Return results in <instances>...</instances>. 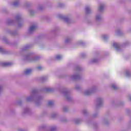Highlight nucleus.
Listing matches in <instances>:
<instances>
[{
	"label": "nucleus",
	"mask_w": 131,
	"mask_h": 131,
	"mask_svg": "<svg viewBox=\"0 0 131 131\" xmlns=\"http://www.w3.org/2000/svg\"><path fill=\"white\" fill-rule=\"evenodd\" d=\"M96 19L97 20H100V19H101V16L98 15L96 16Z\"/></svg>",
	"instance_id": "nucleus-9"
},
{
	"label": "nucleus",
	"mask_w": 131,
	"mask_h": 131,
	"mask_svg": "<svg viewBox=\"0 0 131 131\" xmlns=\"http://www.w3.org/2000/svg\"><path fill=\"white\" fill-rule=\"evenodd\" d=\"M36 29V26H32L30 28V31L31 32V31H34V30H35Z\"/></svg>",
	"instance_id": "nucleus-2"
},
{
	"label": "nucleus",
	"mask_w": 131,
	"mask_h": 131,
	"mask_svg": "<svg viewBox=\"0 0 131 131\" xmlns=\"http://www.w3.org/2000/svg\"><path fill=\"white\" fill-rule=\"evenodd\" d=\"M0 90H1V88H0Z\"/></svg>",
	"instance_id": "nucleus-18"
},
{
	"label": "nucleus",
	"mask_w": 131,
	"mask_h": 131,
	"mask_svg": "<svg viewBox=\"0 0 131 131\" xmlns=\"http://www.w3.org/2000/svg\"><path fill=\"white\" fill-rule=\"evenodd\" d=\"M1 50H2V48H0V51H1Z\"/></svg>",
	"instance_id": "nucleus-16"
},
{
	"label": "nucleus",
	"mask_w": 131,
	"mask_h": 131,
	"mask_svg": "<svg viewBox=\"0 0 131 131\" xmlns=\"http://www.w3.org/2000/svg\"><path fill=\"white\" fill-rule=\"evenodd\" d=\"M54 104V102L52 101H49L48 103L49 106H52V105Z\"/></svg>",
	"instance_id": "nucleus-6"
},
{
	"label": "nucleus",
	"mask_w": 131,
	"mask_h": 131,
	"mask_svg": "<svg viewBox=\"0 0 131 131\" xmlns=\"http://www.w3.org/2000/svg\"><path fill=\"white\" fill-rule=\"evenodd\" d=\"M114 46L115 48H116V49H119V45L118 44H117V43H114Z\"/></svg>",
	"instance_id": "nucleus-5"
},
{
	"label": "nucleus",
	"mask_w": 131,
	"mask_h": 131,
	"mask_svg": "<svg viewBox=\"0 0 131 131\" xmlns=\"http://www.w3.org/2000/svg\"><path fill=\"white\" fill-rule=\"evenodd\" d=\"M130 100L131 101V97L130 98Z\"/></svg>",
	"instance_id": "nucleus-17"
},
{
	"label": "nucleus",
	"mask_w": 131,
	"mask_h": 131,
	"mask_svg": "<svg viewBox=\"0 0 131 131\" xmlns=\"http://www.w3.org/2000/svg\"><path fill=\"white\" fill-rule=\"evenodd\" d=\"M103 9H104V5H100L98 9V10L99 11H101L103 10Z\"/></svg>",
	"instance_id": "nucleus-4"
},
{
	"label": "nucleus",
	"mask_w": 131,
	"mask_h": 131,
	"mask_svg": "<svg viewBox=\"0 0 131 131\" xmlns=\"http://www.w3.org/2000/svg\"><path fill=\"white\" fill-rule=\"evenodd\" d=\"M86 95H89V92H86Z\"/></svg>",
	"instance_id": "nucleus-15"
},
{
	"label": "nucleus",
	"mask_w": 131,
	"mask_h": 131,
	"mask_svg": "<svg viewBox=\"0 0 131 131\" xmlns=\"http://www.w3.org/2000/svg\"><path fill=\"white\" fill-rule=\"evenodd\" d=\"M101 98H99L98 99V102H101Z\"/></svg>",
	"instance_id": "nucleus-13"
},
{
	"label": "nucleus",
	"mask_w": 131,
	"mask_h": 131,
	"mask_svg": "<svg viewBox=\"0 0 131 131\" xmlns=\"http://www.w3.org/2000/svg\"><path fill=\"white\" fill-rule=\"evenodd\" d=\"M12 63L9 62H4L2 63V66L4 67H6L7 66H10Z\"/></svg>",
	"instance_id": "nucleus-1"
},
{
	"label": "nucleus",
	"mask_w": 131,
	"mask_h": 131,
	"mask_svg": "<svg viewBox=\"0 0 131 131\" xmlns=\"http://www.w3.org/2000/svg\"><path fill=\"white\" fill-rule=\"evenodd\" d=\"M89 11H90V8L89 7L86 8V12H87L88 13V12H89Z\"/></svg>",
	"instance_id": "nucleus-11"
},
{
	"label": "nucleus",
	"mask_w": 131,
	"mask_h": 131,
	"mask_svg": "<svg viewBox=\"0 0 131 131\" xmlns=\"http://www.w3.org/2000/svg\"><path fill=\"white\" fill-rule=\"evenodd\" d=\"M51 91H52V89H51L50 88H48L47 89V92H51Z\"/></svg>",
	"instance_id": "nucleus-12"
},
{
	"label": "nucleus",
	"mask_w": 131,
	"mask_h": 131,
	"mask_svg": "<svg viewBox=\"0 0 131 131\" xmlns=\"http://www.w3.org/2000/svg\"><path fill=\"white\" fill-rule=\"evenodd\" d=\"M13 5H14V6H18V5H19V2H15L14 3Z\"/></svg>",
	"instance_id": "nucleus-8"
},
{
	"label": "nucleus",
	"mask_w": 131,
	"mask_h": 131,
	"mask_svg": "<svg viewBox=\"0 0 131 131\" xmlns=\"http://www.w3.org/2000/svg\"><path fill=\"white\" fill-rule=\"evenodd\" d=\"M32 72V70L31 69H28L26 70L25 72V74H29V73H31Z\"/></svg>",
	"instance_id": "nucleus-3"
},
{
	"label": "nucleus",
	"mask_w": 131,
	"mask_h": 131,
	"mask_svg": "<svg viewBox=\"0 0 131 131\" xmlns=\"http://www.w3.org/2000/svg\"><path fill=\"white\" fill-rule=\"evenodd\" d=\"M56 59H61V56H60V55H57V56H56Z\"/></svg>",
	"instance_id": "nucleus-10"
},
{
	"label": "nucleus",
	"mask_w": 131,
	"mask_h": 131,
	"mask_svg": "<svg viewBox=\"0 0 131 131\" xmlns=\"http://www.w3.org/2000/svg\"><path fill=\"white\" fill-rule=\"evenodd\" d=\"M38 69H39H39H41V67H38Z\"/></svg>",
	"instance_id": "nucleus-14"
},
{
	"label": "nucleus",
	"mask_w": 131,
	"mask_h": 131,
	"mask_svg": "<svg viewBox=\"0 0 131 131\" xmlns=\"http://www.w3.org/2000/svg\"><path fill=\"white\" fill-rule=\"evenodd\" d=\"M112 88L113 89V90H117V86H115V85H113Z\"/></svg>",
	"instance_id": "nucleus-7"
}]
</instances>
